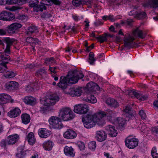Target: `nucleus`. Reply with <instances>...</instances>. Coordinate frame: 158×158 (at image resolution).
I'll return each mask as SVG.
<instances>
[{"mask_svg": "<svg viewBox=\"0 0 158 158\" xmlns=\"http://www.w3.org/2000/svg\"><path fill=\"white\" fill-rule=\"evenodd\" d=\"M115 114L114 113L109 110L106 112L101 111L94 114H87L86 116L82 118V120L84 127L87 128H90L94 127L96 124L98 126L104 124L105 116L109 121L114 120Z\"/></svg>", "mask_w": 158, "mask_h": 158, "instance_id": "1", "label": "nucleus"}, {"mask_svg": "<svg viewBox=\"0 0 158 158\" xmlns=\"http://www.w3.org/2000/svg\"><path fill=\"white\" fill-rule=\"evenodd\" d=\"M84 75L81 71L75 70L70 71L67 77L61 76L60 81L57 85L62 89L64 90L67 87L68 83L74 84L77 83L79 79L83 77Z\"/></svg>", "mask_w": 158, "mask_h": 158, "instance_id": "2", "label": "nucleus"}, {"mask_svg": "<svg viewBox=\"0 0 158 158\" xmlns=\"http://www.w3.org/2000/svg\"><path fill=\"white\" fill-rule=\"evenodd\" d=\"M14 40L9 38H5L2 40H0V44L5 49V53L0 56V73L4 72L7 69L6 64L10 60V56L7 54L10 52V47L12 45Z\"/></svg>", "mask_w": 158, "mask_h": 158, "instance_id": "3", "label": "nucleus"}, {"mask_svg": "<svg viewBox=\"0 0 158 158\" xmlns=\"http://www.w3.org/2000/svg\"><path fill=\"white\" fill-rule=\"evenodd\" d=\"M59 118L64 121L72 120L75 117L73 112L70 108L64 107L60 110L59 112Z\"/></svg>", "mask_w": 158, "mask_h": 158, "instance_id": "4", "label": "nucleus"}, {"mask_svg": "<svg viewBox=\"0 0 158 158\" xmlns=\"http://www.w3.org/2000/svg\"><path fill=\"white\" fill-rule=\"evenodd\" d=\"M60 118L55 116H52L49 119V123L55 129H60L62 127L63 124Z\"/></svg>", "mask_w": 158, "mask_h": 158, "instance_id": "5", "label": "nucleus"}, {"mask_svg": "<svg viewBox=\"0 0 158 158\" xmlns=\"http://www.w3.org/2000/svg\"><path fill=\"white\" fill-rule=\"evenodd\" d=\"M59 98L55 94H52L47 96L46 99L44 100V104L47 106L54 105L59 101Z\"/></svg>", "mask_w": 158, "mask_h": 158, "instance_id": "6", "label": "nucleus"}, {"mask_svg": "<svg viewBox=\"0 0 158 158\" xmlns=\"http://www.w3.org/2000/svg\"><path fill=\"white\" fill-rule=\"evenodd\" d=\"M89 110L88 105L85 104H80L74 106L73 110L75 113L80 114L86 113Z\"/></svg>", "mask_w": 158, "mask_h": 158, "instance_id": "7", "label": "nucleus"}, {"mask_svg": "<svg viewBox=\"0 0 158 158\" xmlns=\"http://www.w3.org/2000/svg\"><path fill=\"white\" fill-rule=\"evenodd\" d=\"M64 92L66 94H69L72 97H75L80 96L82 93V90L81 88L73 87L69 89L68 91L64 90Z\"/></svg>", "mask_w": 158, "mask_h": 158, "instance_id": "8", "label": "nucleus"}, {"mask_svg": "<svg viewBox=\"0 0 158 158\" xmlns=\"http://www.w3.org/2000/svg\"><path fill=\"white\" fill-rule=\"evenodd\" d=\"M138 140L136 138H130L127 137L125 140L126 146L130 149H133L137 146L138 144Z\"/></svg>", "mask_w": 158, "mask_h": 158, "instance_id": "9", "label": "nucleus"}, {"mask_svg": "<svg viewBox=\"0 0 158 158\" xmlns=\"http://www.w3.org/2000/svg\"><path fill=\"white\" fill-rule=\"evenodd\" d=\"M15 15L11 13L3 11L0 13V20L5 21L12 20L14 19Z\"/></svg>", "mask_w": 158, "mask_h": 158, "instance_id": "10", "label": "nucleus"}, {"mask_svg": "<svg viewBox=\"0 0 158 158\" xmlns=\"http://www.w3.org/2000/svg\"><path fill=\"white\" fill-rule=\"evenodd\" d=\"M14 102L13 99H11V97L6 94H0V104H5L10 102L13 103Z\"/></svg>", "mask_w": 158, "mask_h": 158, "instance_id": "11", "label": "nucleus"}, {"mask_svg": "<svg viewBox=\"0 0 158 158\" xmlns=\"http://www.w3.org/2000/svg\"><path fill=\"white\" fill-rule=\"evenodd\" d=\"M52 3V0H42L41 2V6H38L35 8L36 12L42 11L46 9L45 5L49 6Z\"/></svg>", "mask_w": 158, "mask_h": 158, "instance_id": "12", "label": "nucleus"}, {"mask_svg": "<svg viewBox=\"0 0 158 158\" xmlns=\"http://www.w3.org/2000/svg\"><path fill=\"white\" fill-rule=\"evenodd\" d=\"M106 129L110 137H115L117 135L118 132L117 130L115 129L114 126L111 125H108L106 127Z\"/></svg>", "mask_w": 158, "mask_h": 158, "instance_id": "13", "label": "nucleus"}, {"mask_svg": "<svg viewBox=\"0 0 158 158\" xmlns=\"http://www.w3.org/2000/svg\"><path fill=\"white\" fill-rule=\"evenodd\" d=\"M134 40V38L131 36L125 37L124 40L125 46L129 48L133 47L135 44V42H133Z\"/></svg>", "mask_w": 158, "mask_h": 158, "instance_id": "14", "label": "nucleus"}, {"mask_svg": "<svg viewBox=\"0 0 158 158\" xmlns=\"http://www.w3.org/2000/svg\"><path fill=\"white\" fill-rule=\"evenodd\" d=\"M22 27L21 24L18 23H14L8 27L7 31L10 33H14L15 31Z\"/></svg>", "mask_w": 158, "mask_h": 158, "instance_id": "15", "label": "nucleus"}, {"mask_svg": "<svg viewBox=\"0 0 158 158\" xmlns=\"http://www.w3.org/2000/svg\"><path fill=\"white\" fill-rule=\"evenodd\" d=\"M38 133L40 137L46 138L50 136L51 132L45 128H41L38 130Z\"/></svg>", "mask_w": 158, "mask_h": 158, "instance_id": "16", "label": "nucleus"}, {"mask_svg": "<svg viewBox=\"0 0 158 158\" xmlns=\"http://www.w3.org/2000/svg\"><path fill=\"white\" fill-rule=\"evenodd\" d=\"M106 134L103 131H98L96 132V138L98 141H104L106 139Z\"/></svg>", "mask_w": 158, "mask_h": 158, "instance_id": "17", "label": "nucleus"}, {"mask_svg": "<svg viewBox=\"0 0 158 158\" xmlns=\"http://www.w3.org/2000/svg\"><path fill=\"white\" fill-rule=\"evenodd\" d=\"M6 88L9 90H14L17 89L18 87V84L17 82L11 81L7 83L5 85Z\"/></svg>", "mask_w": 158, "mask_h": 158, "instance_id": "18", "label": "nucleus"}, {"mask_svg": "<svg viewBox=\"0 0 158 158\" xmlns=\"http://www.w3.org/2000/svg\"><path fill=\"white\" fill-rule=\"evenodd\" d=\"M77 134L75 132L71 129L68 130L64 134V137L67 139H73L76 137Z\"/></svg>", "mask_w": 158, "mask_h": 158, "instance_id": "19", "label": "nucleus"}, {"mask_svg": "<svg viewBox=\"0 0 158 158\" xmlns=\"http://www.w3.org/2000/svg\"><path fill=\"white\" fill-rule=\"evenodd\" d=\"M21 112V110L19 109L18 108H15L9 112L7 113V115L11 118H14L19 115Z\"/></svg>", "mask_w": 158, "mask_h": 158, "instance_id": "20", "label": "nucleus"}, {"mask_svg": "<svg viewBox=\"0 0 158 158\" xmlns=\"http://www.w3.org/2000/svg\"><path fill=\"white\" fill-rule=\"evenodd\" d=\"M38 32L37 27L34 25H31L27 28L26 33L27 35H30L32 34H36Z\"/></svg>", "mask_w": 158, "mask_h": 158, "instance_id": "21", "label": "nucleus"}, {"mask_svg": "<svg viewBox=\"0 0 158 158\" xmlns=\"http://www.w3.org/2000/svg\"><path fill=\"white\" fill-rule=\"evenodd\" d=\"M65 154L67 156H74L75 153L74 152V149L71 147L66 146L64 150Z\"/></svg>", "mask_w": 158, "mask_h": 158, "instance_id": "22", "label": "nucleus"}, {"mask_svg": "<svg viewBox=\"0 0 158 158\" xmlns=\"http://www.w3.org/2000/svg\"><path fill=\"white\" fill-rule=\"evenodd\" d=\"M19 136L17 134L10 135L8 137L9 144L12 145L16 143L19 139Z\"/></svg>", "mask_w": 158, "mask_h": 158, "instance_id": "23", "label": "nucleus"}, {"mask_svg": "<svg viewBox=\"0 0 158 158\" xmlns=\"http://www.w3.org/2000/svg\"><path fill=\"white\" fill-rule=\"evenodd\" d=\"M106 103L108 105L115 108L118 106V102L114 99L110 98H107Z\"/></svg>", "mask_w": 158, "mask_h": 158, "instance_id": "24", "label": "nucleus"}, {"mask_svg": "<svg viewBox=\"0 0 158 158\" xmlns=\"http://www.w3.org/2000/svg\"><path fill=\"white\" fill-rule=\"evenodd\" d=\"M25 103L27 104L33 105L35 103L36 99L31 96L26 97L23 100Z\"/></svg>", "mask_w": 158, "mask_h": 158, "instance_id": "25", "label": "nucleus"}, {"mask_svg": "<svg viewBox=\"0 0 158 158\" xmlns=\"http://www.w3.org/2000/svg\"><path fill=\"white\" fill-rule=\"evenodd\" d=\"M53 144L54 143L52 141L48 140L43 143V146L45 150L50 151L52 149Z\"/></svg>", "mask_w": 158, "mask_h": 158, "instance_id": "26", "label": "nucleus"}, {"mask_svg": "<svg viewBox=\"0 0 158 158\" xmlns=\"http://www.w3.org/2000/svg\"><path fill=\"white\" fill-rule=\"evenodd\" d=\"M47 75L46 70L44 68L39 69L36 72L35 75L40 78H43Z\"/></svg>", "mask_w": 158, "mask_h": 158, "instance_id": "27", "label": "nucleus"}, {"mask_svg": "<svg viewBox=\"0 0 158 158\" xmlns=\"http://www.w3.org/2000/svg\"><path fill=\"white\" fill-rule=\"evenodd\" d=\"M124 111L125 113V115L127 117L130 118L134 116L133 111L131 110L130 106L129 105L125 107L124 109Z\"/></svg>", "mask_w": 158, "mask_h": 158, "instance_id": "28", "label": "nucleus"}, {"mask_svg": "<svg viewBox=\"0 0 158 158\" xmlns=\"http://www.w3.org/2000/svg\"><path fill=\"white\" fill-rule=\"evenodd\" d=\"M22 123L27 124L30 122L31 118L30 115L26 113L22 114L21 115Z\"/></svg>", "mask_w": 158, "mask_h": 158, "instance_id": "29", "label": "nucleus"}, {"mask_svg": "<svg viewBox=\"0 0 158 158\" xmlns=\"http://www.w3.org/2000/svg\"><path fill=\"white\" fill-rule=\"evenodd\" d=\"M133 35L135 36H136L137 35L139 37L142 39L144 38L146 35V34L145 33L139 30L138 28L134 31Z\"/></svg>", "mask_w": 158, "mask_h": 158, "instance_id": "30", "label": "nucleus"}, {"mask_svg": "<svg viewBox=\"0 0 158 158\" xmlns=\"http://www.w3.org/2000/svg\"><path fill=\"white\" fill-rule=\"evenodd\" d=\"M27 139L30 145L33 144L35 143V139L34 137L33 133L30 132L28 134L27 137Z\"/></svg>", "mask_w": 158, "mask_h": 158, "instance_id": "31", "label": "nucleus"}, {"mask_svg": "<svg viewBox=\"0 0 158 158\" xmlns=\"http://www.w3.org/2000/svg\"><path fill=\"white\" fill-rule=\"evenodd\" d=\"M123 92L125 93L126 94H128L129 95H131L133 94L134 97H136L137 98L139 97L140 94L136 92L133 89L132 90H130L129 89H126L123 91Z\"/></svg>", "mask_w": 158, "mask_h": 158, "instance_id": "32", "label": "nucleus"}, {"mask_svg": "<svg viewBox=\"0 0 158 158\" xmlns=\"http://www.w3.org/2000/svg\"><path fill=\"white\" fill-rule=\"evenodd\" d=\"M114 122L116 125L119 127H123L125 123V121L123 118L119 117L116 119Z\"/></svg>", "mask_w": 158, "mask_h": 158, "instance_id": "33", "label": "nucleus"}, {"mask_svg": "<svg viewBox=\"0 0 158 158\" xmlns=\"http://www.w3.org/2000/svg\"><path fill=\"white\" fill-rule=\"evenodd\" d=\"M106 33H104L102 35H100L98 37H96V38L98 40L100 43H102L104 41L107 40L106 38Z\"/></svg>", "mask_w": 158, "mask_h": 158, "instance_id": "34", "label": "nucleus"}, {"mask_svg": "<svg viewBox=\"0 0 158 158\" xmlns=\"http://www.w3.org/2000/svg\"><path fill=\"white\" fill-rule=\"evenodd\" d=\"M39 1L38 0H31L29 2V5L31 7H34L35 11H36L35 8L38 6H40L41 5H38Z\"/></svg>", "mask_w": 158, "mask_h": 158, "instance_id": "35", "label": "nucleus"}, {"mask_svg": "<svg viewBox=\"0 0 158 158\" xmlns=\"http://www.w3.org/2000/svg\"><path fill=\"white\" fill-rule=\"evenodd\" d=\"M146 16V14L144 12H142L138 13L137 12L136 16H135V18H137L138 19H139L145 18Z\"/></svg>", "mask_w": 158, "mask_h": 158, "instance_id": "36", "label": "nucleus"}, {"mask_svg": "<svg viewBox=\"0 0 158 158\" xmlns=\"http://www.w3.org/2000/svg\"><path fill=\"white\" fill-rule=\"evenodd\" d=\"M87 102L92 103H95L97 102L96 97L92 95H89L87 97Z\"/></svg>", "mask_w": 158, "mask_h": 158, "instance_id": "37", "label": "nucleus"}, {"mask_svg": "<svg viewBox=\"0 0 158 158\" xmlns=\"http://www.w3.org/2000/svg\"><path fill=\"white\" fill-rule=\"evenodd\" d=\"M4 76L7 78H11L15 77V73L12 71H9L6 72Z\"/></svg>", "mask_w": 158, "mask_h": 158, "instance_id": "38", "label": "nucleus"}, {"mask_svg": "<svg viewBox=\"0 0 158 158\" xmlns=\"http://www.w3.org/2000/svg\"><path fill=\"white\" fill-rule=\"evenodd\" d=\"M89 63L90 64H93L95 59L94 58V54L92 52H90L89 55Z\"/></svg>", "mask_w": 158, "mask_h": 158, "instance_id": "39", "label": "nucleus"}, {"mask_svg": "<svg viewBox=\"0 0 158 158\" xmlns=\"http://www.w3.org/2000/svg\"><path fill=\"white\" fill-rule=\"evenodd\" d=\"M93 84H94V88H95L98 90H99L100 87L99 86L96 84L93 83V82H90L87 84L86 86L88 89L92 88Z\"/></svg>", "mask_w": 158, "mask_h": 158, "instance_id": "40", "label": "nucleus"}, {"mask_svg": "<svg viewBox=\"0 0 158 158\" xmlns=\"http://www.w3.org/2000/svg\"><path fill=\"white\" fill-rule=\"evenodd\" d=\"M149 3L153 8L158 7V0H150Z\"/></svg>", "mask_w": 158, "mask_h": 158, "instance_id": "41", "label": "nucleus"}, {"mask_svg": "<svg viewBox=\"0 0 158 158\" xmlns=\"http://www.w3.org/2000/svg\"><path fill=\"white\" fill-rule=\"evenodd\" d=\"M151 155L153 158H158V153H156V149L155 147L152 148L151 151Z\"/></svg>", "mask_w": 158, "mask_h": 158, "instance_id": "42", "label": "nucleus"}, {"mask_svg": "<svg viewBox=\"0 0 158 158\" xmlns=\"http://www.w3.org/2000/svg\"><path fill=\"white\" fill-rule=\"evenodd\" d=\"M39 65L37 64H28L26 65V68H29L31 69H35V68H38Z\"/></svg>", "mask_w": 158, "mask_h": 158, "instance_id": "43", "label": "nucleus"}, {"mask_svg": "<svg viewBox=\"0 0 158 158\" xmlns=\"http://www.w3.org/2000/svg\"><path fill=\"white\" fill-rule=\"evenodd\" d=\"M20 2V0H6V3L7 4L11 5L18 4Z\"/></svg>", "mask_w": 158, "mask_h": 158, "instance_id": "44", "label": "nucleus"}, {"mask_svg": "<svg viewBox=\"0 0 158 158\" xmlns=\"http://www.w3.org/2000/svg\"><path fill=\"white\" fill-rule=\"evenodd\" d=\"M96 142L95 141H92L90 142L88 144L89 148L91 150H93L96 147Z\"/></svg>", "mask_w": 158, "mask_h": 158, "instance_id": "45", "label": "nucleus"}, {"mask_svg": "<svg viewBox=\"0 0 158 158\" xmlns=\"http://www.w3.org/2000/svg\"><path fill=\"white\" fill-rule=\"evenodd\" d=\"M8 139H3L0 143V145L2 147H5L8 145H9Z\"/></svg>", "mask_w": 158, "mask_h": 158, "instance_id": "46", "label": "nucleus"}, {"mask_svg": "<svg viewBox=\"0 0 158 158\" xmlns=\"http://www.w3.org/2000/svg\"><path fill=\"white\" fill-rule=\"evenodd\" d=\"M82 4L81 0H73V4L75 6L78 7Z\"/></svg>", "mask_w": 158, "mask_h": 158, "instance_id": "47", "label": "nucleus"}, {"mask_svg": "<svg viewBox=\"0 0 158 158\" xmlns=\"http://www.w3.org/2000/svg\"><path fill=\"white\" fill-rule=\"evenodd\" d=\"M25 155V152L23 151H22L20 152L17 153L16 156L18 158H23Z\"/></svg>", "mask_w": 158, "mask_h": 158, "instance_id": "48", "label": "nucleus"}, {"mask_svg": "<svg viewBox=\"0 0 158 158\" xmlns=\"http://www.w3.org/2000/svg\"><path fill=\"white\" fill-rule=\"evenodd\" d=\"M139 114L142 119H145L146 117V115L143 110H141L139 111Z\"/></svg>", "mask_w": 158, "mask_h": 158, "instance_id": "49", "label": "nucleus"}, {"mask_svg": "<svg viewBox=\"0 0 158 158\" xmlns=\"http://www.w3.org/2000/svg\"><path fill=\"white\" fill-rule=\"evenodd\" d=\"M41 16L43 18H48L51 17L52 15L50 13L46 12L42 14Z\"/></svg>", "mask_w": 158, "mask_h": 158, "instance_id": "50", "label": "nucleus"}, {"mask_svg": "<svg viewBox=\"0 0 158 158\" xmlns=\"http://www.w3.org/2000/svg\"><path fill=\"white\" fill-rule=\"evenodd\" d=\"M137 11L135 10H131L129 13V15L130 16L135 15L136 16Z\"/></svg>", "mask_w": 158, "mask_h": 158, "instance_id": "51", "label": "nucleus"}, {"mask_svg": "<svg viewBox=\"0 0 158 158\" xmlns=\"http://www.w3.org/2000/svg\"><path fill=\"white\" fill-rule=\"evenodd\" d=\"M78 145L81 150H83L84 149L85 146L84 143L80 142V143H79Z\"/></svg>", "mask_w": 158, "mask_h": 158, "instance_id": "52", "label": "nucleus"}, {"mask_svg": "<svg viewBox=\"0 0 158 158\" xmlns=\"http://www.w3.org/2000/svg\"><path fill=\"white\" fill-rule=\"evenodd\" d=\"M147 97L143 95L140 94L137 99L143 101L146 99Z\"/></svg>", "mask_w": 158, "mask_h": 158, "instance_id": "53", "label": "nucleus"}, {"mask_svg": "<svg viewBox=\"0 0 158 158\" xmlns=\"http://www.w3.org/2000/svg\"><path fill=\"white\" fill-rule=\"evenodd\" d=\"M47 110V107H40V111L42 113H45Z\"/></svg>", "mask_w": 158, "mask_h": 158, "instance_id": "54", "label": "nucleus"}, {"mask_svg": "<svg viewBox=\"0 0 158 158\" xmlns=\"http://www.w3.org/2000/svg\"><path fill=\"white\" fill-rule=\"evenodd\" d=\"M26 41L27 42L29 43H33L34 41V38L31 37H27L26 39Z\"/></svg>", "mask_w": 158, "mask_h": 158, "instance_id": "55", "label": "nucleus"}, {"mask_svg": "<svg viewBox=\"0 0 158 158\" xmlns=\"http://www.w3.org/2000/svg\"><path fill=\"white\" fill-rule=\"evenodd\" d=\"M56 69V67H50L49 70L50 71L51 73H52L55 74L56 73V72L55 70Z\"/></svg>", "mask_w": 158, "mask_h": 158, "instance_id": "56", "label": "nucleus"}, {"mask_svg": "<svg viewBox=\"0 0 158 158\" xmlns=\"http://www.w3.org/2000/svg\"><path fill=\"white\" fill-rule=\"evenodd\" d=\"M52 3H53L56 5H59L61 3V2L59 0H52Z\"/></svg>", "mask_w": 158, "mask_h": 158, "instance_id": "57", "label": "nucleus"}, {"mask_svg": "<svg viewBox=\"0 0 158 158\" xmlns=\"http://www.w3.org/2000/svg\"><path fill=\"white\" fill-rule=\"evenodd\" d=\"M153 132L156 134V135L158 137V128L156 127L153 129Z\"/></svg>", "mask_w": 158, "mask_h": 158, "instance_id": "58", "label": "nucleus"}, {"mask_svg": "<svg viewBox=\"0 0 158 158\" xmlns=\"http://www.w3.org/2000/svg\"><path fill=\"white\" fill-rule=\"evenodd\" d=\"M132 22H133V21L132 19H128L126 21L125 23L128 25H130Z\"/></svg>", "mask_w": 158, "mask_h": 158, "instance_id": "59", "label": "nucleus"}, {"mask_svg": "<svg viewBox=\"0 0 158 158\" xmlns=\"http://www.w3.org/2000/svg\"><path fill=\"white\" fill-rule=\"evenodd\" d=\"M94 24L96 26H98L99 25H102L103 24L101 21L99 20H98L95 22Z\"/></svg>", "mask_w": 158, "mask_h": 158, "instance_id": "60", "label": "nucleus"}, {"mask_svg": "<svg viewBox=\"0 0 158 158\" xmlns=\"http://www.w3.org/2000/svg\"><path fill=\"white\" fill-rule=\"evenodd\" d=\"M33 90V89L30 86H27L26 89V90L28 92H31Z\"/></svg>", "mask_w": 158, "mask_h": 158, "instance_id": "61", "label": "nucleus"}, {"mask_svg": "<svg viewBox=\"0 0 158 158\" xmlns=\"http://www.w3.org/2000/svg\"><path fill=\"white\" fill-rule=\"evenodd\" d=\"M18 18L21 20H23L26 18V16L24 15H20L18 16Z\"/></svg>", "mask_w": 158, "mask_h": 158, "instance_id": "62", "label": "nucleus"}, {"mask_svg": "<svg viewBox=\"0 0 158 158\" xmlns=\"http://www.w3.org/2000/svg\"><path fill=\"white\" fill-rule=\"evenodd\" d=\"M6 31L2 29H0V35H3L6 34Z\"/></svg>", "mask_w": 158, "mask_h": 158, "instance_id": "63", "label": "nucleus"}, {"mask_svg": "<svg viewBox=\"0 0 158 158\" xmlns=\"http://www.w3.org/2000/svg\"><path fill=\"white\" fill-rule=\"evenodd\" d=\"M153 104L155 106L158 108V100L154 101Z\"/></svg>", "mask_w": 158, "mask_h": 158, "instance_id": "64", "label": "nucleus"}]
</instances>
